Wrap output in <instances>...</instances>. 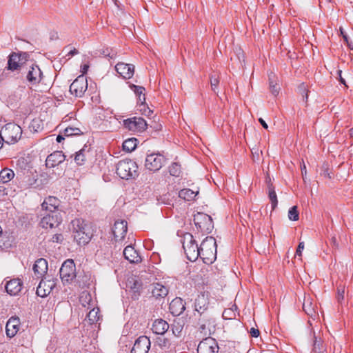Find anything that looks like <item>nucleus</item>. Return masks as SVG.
I'll list each match as a JSON object with an SVG mask.
<instances>
[{"label":"nucleus","instance_id":"nucleus-10","mask_svg":"<svg viewBox=\"0 0 353 353\" xmlns=\"http://www.w3.org/2000/svg\"><path fill=\"white\" fill-rule=\"evenodd\" d=\"M165 161V158L160 153L148 154L145 161V168L153 172L159 170Z\"/></svg>","mask_w":353,"mask_h":353},{"label":"nucleus","instance_id":"nucleus-2","mask_svg":"<svg viewBox=\"0 0 353 353\" xmlns=\"http://www.w3.org/2000/svg\"><path fill=\"white\" fill-rule=\"evenodd\" d=\"M72 225L74 239L78 244L85 245L88 243L91 239L92 233L84 221L76 219L72 221Z\"/></svg>","mask_w":353,"mask_h":353},{"label":"nucleus","instance_id":"nucleus-18","mask_svg":"<svg viewBox=\"0 0 353 353\" xmlns=\"http://www.w3.org/2000/svg\"><path fill=\"white\" fill-rule=\"evenodd\" d=\"M6 281L5 288L8 294L11 296L17 295L21 290L23 283L19 279H12Z\"/></svg>","mask_w":353,"mask_h":353},{"label":"nucleus","instance_id":"nucleus-38","mask_svg":"<svg viewBox=\"0 0 353 353\" xmlns=\"http://www.w3.org/2000/svg\"><path fill=\"white\" fill-rule=\"evenodd\" d=\"M63 133L64 136L67 137L83 134V132L81 130V129L71 126L65 128L63 131Z\"/></svg>","mask_w":353,"mask_h":353},{"label":"nucleus","instance_id":"nucleus-17","mask_svg":"<svg viewBox=\"0 0 353 353\" xmlns=\"http://www.w3.org/2000/svg\"><path fill=\"white\" fill-rule=\"evenodd\" d=\"M130 241V244L126 245L123 250V254L126 260L131 263H138L141 261V257L139 252L132 246V242L134 239H132Z\"/></svg>","mask_w":353,"mask_h":353},{"label":"nucleus","instance_id":"nucleus-35","mask_svg":"<svg viewBox=\"0 0 353 353\" xmlns=\"http://www.w3.org/2000/svg\"><path fill=\"white\" fill-rule=\"evenodd\" d=\"M12 243V238L7 234H0V248L1 250H6L11 247Z\"/></svg>","mask_w":353,"mask_h":353},{"label":"nucleus","instance_id":"nucleus-34","mask_svg":"<svg viewBox=\"0 0 353 353\" xmlns=\"http://www.w3.org/2000/svg\"><path fill=\"white\" fill-rule=\"evenodd\" d=\"M137 142L138 140L136 138H130L126 139L123 143V150L128 152H132L137 148Z\"/></svg>","mask_w":353,"mask_h":353},{"label":"nucleus","instance_id":"nucleus-6","mask_svg":"<svg viewBox=\"0 0 353 353\" xmlns=\"http://www.w3.org/2000/svg\"><path fill=\"white\" fill-rule=\"evenodd\" d=\"M194 223L201 232L210 233L214 228L212 217L203 212H198L194 216Z\"/></svg>","mask_w":353,"mask_h":353},{"label":"nucleus","instance_id":"nucleus-36","mask_svg":"<svg viewBox=\"0 0 353 353\" xmlns=\"http://www.w3.org/2000/svg\"><path fill=\"white\" fill-rule=\"evenodd\" d=\"M268 197L270 201L272 210L275 209L278 204V200L274 188L272 184L268 185Z\"/></svg>","mask_w":353,"mask_h":353},{"label":"nucleus","instance_id":"nucleus-29","mask_svg":"<svg viewBox=\"0 0 353 353\" xmlns=\"http://www.w3.org/2000/svg\"><path fill=\"white\" fill-rule=\"evenodd\" d=\"M170 310L175 316L181 314L185 310L182 299L178 298L173 299L170 304Z\"/></svg>","mask_w":353,"mask_h":353},{"label":"nucleus","instance_id":"nucleus-64","mask_svg":"<svg viewBox=\"0 0 353 353\" xmlns=\"http://www.w3.org/2000/svg\"><path fill=\"white\" fill-rule=\"evenodd\" d=\"M301 170H302V173H303V172H304L305 173H306V167H305V165H303V168H301Z\"/></svg>","mask_w":353,"mask_h":353},{"label":"nucleus","instance_id":"nucleus-12","mask_svg":"<svg viewBox=\"0 0 353 353\" xmlns=\"http://www.w3.org/2000/svg\"><path fill=\"white\" fill-rule=\"evenodd\" d=\"M88 89L87 79L84 75L79 76L70 85V92L76 97H81Z\"/></svg>","mask_w":353,"mask_h":353},{"label":"nucleus","instance_id":"nucleus-62","mask_svg":"<svg viewBox=\"0 0 353 353\" xmlns=\"http://www.w3.org/2000/svg\"><path fill=\"white\" fill-rule=\"evenodd\" d=\"M343 39L346 41V43L349 42L347 35H343Z\"/></svg>","mask_w":353,"mask_h":353},{"label":"nucleus","instance_id":"nucleus-42","mask_svg":"<svg viewBox=\"0 0 353 353\" xmlns=\"http://www.w3.org/2000/svg\"><path fill=\"white\" fill-rule=\"evenodd\" d=\"M299 217V213L297 210V206L294 205L290 208L288 211V218L292 221H297Z\"/></svg>","mask_w":353,"mask_h":353},{"label":"nucleus","instance_id":"nucleus-59","mask_svg":"<svg viewBox=\"0 0 353 353\" xmlns=\"http://www.w3.org/2000/svg\"><path fill=\"white\" fill-rule=\"evenodd\" d=\"M332 244L334 245V246H337V242H336V237L333 236L332 238Z\"/></svg>","mask_w":353,"mask_h":353},{"label":"nucleus","instance_id":"nucleus-39","mask_svg":"<svg viewBox=\"0 0 353 353\" xmlns=\"http://www.w3.org/2000/svg\"><path fill=\"white\" fill-rule=\"evenodd\" d=\"M99 309L98 307L92 309L88 314L87 318L90 323L92 324L99 320Z\"/></svg>","mask_w":353,"mask_h":353},{"label":"nucleus","instance_id":"nucleus-63","mask_svg":"<svg viewBox=\"0 0 353 353\" xmlns=\"http://www.w3.org/2000/svg\"><path fill=\"white\" fill-rule=\"evenodd\" d=\"M350 136L353 137V128L350 130Z\"/></svg>","mask_w":353,"mask_h":353},{"label":"nucleus","instance_id":"nucleus-32","mask_svg":"<svg viewBox=\"0 0 353 353\" xmlns=\"http://www.w3.org/2000/svg\"><path fill=\"white\" fill-rule=\"evenodd\" d=\"M128 286L133 291L135 296H139L140 294L141 289V283L140 281L135 278H131L130 279H128Z\"/></svg>","mask_w":353,"mask_h":353},{"label":"nucleus","instance_id":"nucleus-58","mask_svg":"<svg viewBox=\"0 0 353 353\" xmlns=\"http://www.w3.org/2000/svg\"><path fill=\"white\" fill-rule=\"evenodd\" d=\"M338 73L339 74V76H340V81H341L342 83L345 84V80H344V79H343V78L341 77V70H339V71H338Z\"/></svg>","mask_w":353,"mask_h":353},{"label":"nucleus","instance_id":"nucleus-40","mask_svg":"<svg viewBox=\"0 0 353 353\" xmlns=\"http://www.w3.org/2000/svg\"><path fill=\"white\" fill-rule=\"evenodd\" d=\"M170 174L179 177L181 175V165L178 163H172L168 168Z\"/></svg>","mask_w":353,"mask_h":353},{"label":"nucleus","instance_id":"nucleus-30","mask_svg":"<svg viewBox=\"0 0 353 353\" xmlns=\"http://www.w3.org/2000/svg\"><path fill=\"white\" fill-rule=\"evenodd\" d=\"M316 305L312 303V299L310 296L305 297L303 303V310L304 312L310 316L315 315Z\"/></svg>","mask_w":353,"mask_h":353},{"label":"nucleus","instance_id":"nucleus-9","mask_svg":"<svg viewBox=\"0 0 353 353\" xmlns=\"http://www.w3.org/2000/svg\"><path fill=\"white\" fill-rule=\"evenodd\" d=\"M60 277L63 283H70L76 277L75 264L72 260L65 261L60 268Z\"/></svg>","mask_w":353,"mask_h":353},{"label":"nucleus","instance_id":"nucleus-21","mask_svg":"<svg viewBox=\"0 0 353 353\" xmlns=\"http://www.w3.org/2000/svg\"><path fill=\"white\" fill-rule=\"evenodd\" d=\"M92 156L91 147L85 145L80 150L76 152L74 161L79 165H84L85 161Z\"/></svg>","mask_w":353,"mask_h":353},{"label":"nucleus","instance_id":"nucleus-28","mask_svg":"<svg viewBox=\"0 0 353 353\" xmlns=\"http://www.w3.org/2000/svg\"><path fill=\"white\" fill-rule=\"evenodd\" d=\"M152 294L156 299L163 298L168 293V289L167 286L163 285L161 283H156L152 285Z\"/></svg>","mask_w":353,"mask_h":353},{"label":"nucleus","instance_id":"nucleus-31","mask_svg":"<svg viewBox=\"0 0 353 353\" xmlns=\"http://www.w3.org/2000/svg\"><path fill=\"white\" fill-rule=\"evenodd\" d=\"M14 176V172L9 168H3L0 172V183H6L10 181Z\"/></svg>","mask_w":353,"mask_h":353},{"label":"nucleus","instance_id":"nucleus-50","mask_svg":"<svg viewBox=\"0 0 353 353\" xmlns=\"http://www.w3.org/2000/svg\"><path fill=\"white\" fill-rule=\"evenodd\" d=\"M250 334L252 337H258L259 336V330L254 327H252L250 331Z\"/></svg>","mask_w":353,"mask_h":353},{"label":"nucleus","instance_id":"nucleus-15","mask_svg":"<svg viewBox=\"0 0 353 353\" xmlns=\"http://www.w3.org/2000/svg\"><path fill=\"white\" fill-rule=\"evenodd\" d=\"M219 346L216 340L212 337H207L198 345V353H218Z\"/></svg>","mask_w":353,"mask_h":353},{"label":"nucleus","instance_id":"nucleus-8","mask_svg":"<svg viewBox=\"0 0 353 353\" xmlns=\"http://www.w3.org/2000/svg\"><path fill=\"white\" fill-rule=\"evenodd\" d=\"M183 248L188 260L194 261L199 256V247L193 239L192 235L188 234L185 237Z\"/></svg>","mask_w":353,"mask_h":353},{"label":"nucleus","instance_id":"nucleus-41","mask_svg":"<svg viewBox=\"0 0 353 353\" xmlns=\"http://www.w3.org/2000/svg\"><path fill=\"white\" fill-rule=\"evenodd\" d=\"M156 343L163 350H168L170 347L169 340L162 336L157 338Z\"/></svg>","mask_w":353,"mask_h":353},{"label":"nucleus","instance_id":"nucleus-61","mask_svg":"<svg viewBox=\"0 0 353 353\" xmlns=\"http://www.w3.org/2000/svg\"><path fill=\"white\" fill-rule=\"evenodd\" d=\"M5 190H6L5 188H3V187H0V192H3V194H5V193H4Z\"/></svg>","mask_w":353,"mask_h":353},{"label":"nucleus","instance_id":"nucleus-19","mask_svg":"<svg viewBox=\"0 0 353 353\" xmlns=\"http://www.w3.org/2000/svg\"><path fill=\"white\" fill-rule=\"evenodd\" d=\"M20 319L17 316L10 317L6 326V332L7 336L10 338L14 337L19 330L20 328Z\"/></svg>","mask_w":353,"mask_h":353},{"label":"nucleus","instance_id":"nucleus-13","mask_svg":"<svg viewBox=\"0 0 353 353\" xmlns=\"http://www.w3.org/2000/svg\"><path fill=\"white\" fill-rule=\"evenodd\" d=\"M41 219L40 225L46 229H51L58 227L62 222V216L61 212H50Z\"/></svg>","mask_w":353,"mask_h":353},{"label":"nucleus","instance_id":"nucleus-1","mask_svg":"<svg viewBox=\"0 0 353 353\" xmlns=\"http://www.w3.org/2000/svg\"><path fill=\"white\" fill-rule=\"evenodd\" d=\"M29 55L24 52H12L8 57L7 65L3 72L8 71L13 74H23L28 64Z\"/></svg>","mask_w":353,"mask_h":353},{"label":"nucleus","instance_id":"nucleus-22","mask_svg":"<svg viewBox=\"0 0 353 353\" xmlns=\"http://www.w3.org/2000/svg\"><path fill=\"white\" fill-rule=\"evenodd\" d=\"M65 157L61 151H55L48 155L46 160V165L48 168H54L65 161Z\"/></svg>","mask_w":353,"mask_h":353},{"label":"nucleus","instance_id":"nucleus-3","mask_svg":"<svg viewBox=\"0 0 353 353\" xmlns=\"http://www.w3.org/2000/svg\"><path fill=\"white\" fill-rule=\"evenodd\" d=\"M199 256L205 263H211L216 259V243L212 236L206 237L199 246Z\"/></svg>","mask_w":353,"mask_h":353},{"label":"nucleus","instance_id":"nucleus-46","mask_svg":"<svg viewBox=\"0 0 353 353\" xmlns=\"http://www.w3.org/2000/svg\"><path fill=\"white\" fill-rule=\"evenodd\" d=\"M270 89L273 95L276 96L279 92V88L277 83L270 77Z\"/></svg>","mask_w":353,"mask_h":353},{"label":"nucleus","instance_id":"nucleus-23","mask_svg":"<svg viewBox=\"0 0 353 353\" xmlns=\"http://www.w3.org/2000/svg\"><path fill=\"white\" fill-rule=\"evenodd\" d=\"M116 71L125 79H130L134 72V65L124 63H118L115 66Z\"/></svg>","mask_w":353,"mask_h":353},{"label":"nucleus","instance_id":"nucleus-7","mask_svg":"<svg viewBox=\"0 0 353 353\" xmlns=\"http://www.w3.org/2000/svg\"><path fill=\"white\" fill-rule=\"evenodd\" d=\"M23 74H26V79L32 85L39 84L43 79L40 68L34 63H28Z\"/></svg>","mask_w":353,"mask_h":353},{"label":"nucleus","instance_id":"nucleus-55","mask_svg":"<svg viewBox=\"0 0 353 353\" xmlns=\"http://www.w3.org/2000/svg\"><path fill=\"white\" fill-rule=\"evenodd\" d=\"M64 134L62 132L61 134H59L57 137V141L58 143H61L63 140H64L65 137H64Z\"/></svg>","mask_w":353,"mask_h":353},{"label":"nucleus","instance_id":"nucleus-27","mask_svg":"<svg viewBox=\"0 0 353 353\" xmlns=\"http://www.w3.org/2000/svg\"><path fill=\"white\" fill-rule=\"evenodd\" d=\"M169 329V324L161 319H156L152 325V332L159 335H163Z\"/></svg>","mask_w":353,"mask_h":353},{"label":"nucleus","instance_id":"nucleus-25","mask_svg":"<svg viewBox=\"0 0 353 353\" xmlns=\"http://www.w3.org/2000/svg\"><path fill=\"white\" fill-rule=\"evenodd\" d=\"M48 270V262L46 259L41 258L37 259L34 265L33 271L37 278L42 277Z\"/></svg>","mask_w":353,"mask_h":353},{"label":"nucleus","instance_id":"nucleus-47","mask_svg":"<svg viewBox=\"0 0 353 353\" xmlns=\"http://www.w3.org/2000/svg\"><path fill=\"white\" fill-rule=\"evenodd\" d=\"M140 112H142L143 114L145 116H150L152 113V111L146 105V104H139V109Z\"/></svg>","mask_w":353,"mask_h":353},{"label":"nucleus","instance_id":"nucleus-20","mask_svg":"<svg viewBox=\"0 0 353 353\" xmlns=\"http://www.w3.org/2000/svg\"><path fill=\"white\" fill-rule=\"evenodd\" d=\"M54 280H41L37 288V294L41 297L48 296L55 287Z\"/></svg>","mask_w":353,"mask_h":353},{"label":"nucleus","instance_id":"nucleus-49","mask_svg":"<svg viewBox=\"0 0 353 353\" xmlns=\"http://www.w3.org/2000/svg\"><path fill=\"white\" fill-rule=\"evenodd\" d=\"M64 240L63 235L62 234H54L50 241L53 243H61Z\"/></svg>","mask_w":353,"mask_h":353},{"label":"nucleus","instance_id":"nucleus-56","mask_svg":"<svg viewBox=\"0 0 353 353\" xmlns=\"http://www.w3.org/2000/svg\"><path fill=\"white\" fill-rule=\"evenodd\" d=\"M259 121L265 129H268V124L265 123V121L262 118H259Z\"/></svg>","mask_w":353,"mask_h":353},{"label":"nucleus","instance_id":"nucleus-60","mask_svg":"<svg viewBox=\"0 0 353 353\" xmlns=\"http://www.w3.org/2000/svg\"><path fill=\"white\" fill-rule=\"evenodd\" d=\"M347 44L351 50H353V44L352 43L347 42Z\"/></svg>","mask_w":353,"mask_h":353},{"label":"nucleus","instance_id":"nucleus-16","mask_svg":"<svg viewBox=\"0 0 353 353\" xmlns=\"http://www.w3.org/2000/svg\"><path fill=\"white\" fill-rule=\"evenodd\" d=\"M150 344L149 337L141 336L135 341L131 353H148Z\"/></svg>","mask_w":353,"mask_h":353},{"label":"nucleus","instance_id":"nucleus-33","mask_svg":"<svg viewBox=\"0 0 353 353\" xmlns=\"http://www.w3.org/2000/svg\"><path fill=\"white\" fill-rule=\"evenodd\" d=\"M197 194L198 192H194L190 189H183L179 191V196L185 201H192Z\"/></svg>","mask_w":353,"mask_h":353},{"label":"nucleus","instance_id":"nucleus-43","mask_svg":"<svg viewBox=\"0 0 353 353\" xmlns=\"http://www.w3.org/2000/svg\"><path fill=\"white\" fill-rule=\"evenodd\" d=\"M219 83V76L216 74H212L210 77V85L212 90L215 92Z\"/></svg>","mask_w":353,"mask_h":353},{"label":"nucleus","instance_id":"nucleus-24","mask_svg":"<svg viewBox=\"0 0 353 353\" xmlns=\"http://www.w3.org/2000/svg\"><path fill=\"white\" fill-rule=\"evenodd\" d=\"M209 305V299L208 294L203 293H201L199 294L195 299L194 302V307L195 310L200 314L204 313L205 310L208 308Z\"/></svg>","mask_w":353,"mask_h":353},{"label":"nucleus","instance_id":"nucleus-44","mask_svg":"<svg viewBox=\"0 0 353 353\" xmlns=\"http://www.w3.org/2000/svg\"><path fill=\"white\" fill-rule=\"evenodd\" d=\"M345 285H339L337 288L336 299L339 303H341L344 299Z\"/></svg>","mask_w":353,"mask_h":353},{"label":"nucleus","instance_id":"nucleus-26","mask_svg":"<svg viewBox=\"0 0 353 353\" xmlns=\"http://www.w3.org/2000/svg\"><path fill=\"white\" fill-rule=\"evenodd\" d=\"M59 205V201L54 196H48L41 204L42 209L50 212H59L57 210Z\"/></svg>","mask_w":353,"mask_h":353},{"label":"nucleus","instance_id":"nucleus-54","mask_svg":"<svg viewBox=\"0 0 353 353\" xmlns=\"http://www.w3.org/2000/svg\"><path fill=\"white\" fill-rule=\"evenodd\" d=\"M88 68H89V65L87 64H84V65H81V70L82 73L83 74L86 73L88 70Z\"/></svg>","mask_w":353,"mask_h":353},{"label":"nucleus","instance_id":"nucleus-52","mask_svg":"<svg viewBox=\"0 0 353 353\" xmlns=\"http://www.w3.org/2000/svg\"><path fill=\"white\" fill-rule=\"evenodd\" d=\"M138 105L139 104H145V95H138Z\"/></svg>","mask_w":353,"mask_h":353},{"label":"nucleus","instance_id":"nucleus-37","mask_svg":"<svg viewBox=\"0 0 353 353\" xmlns=\"http://www.w3.org/2000/svg\"><path fill=\"white\" fill-rule=\"evenodd\" d=\"M313 350L316 353H324L325 349L321 339L318 338L315 334L313 341Z\"/></svg>","mask_w":353,"mask_h":353},{"label":"nucleus","instance_id":"nucleus-4","mask_svg":"<svg viewBox=\"0 0 353 353\" xmlns=\"http://www.w3.org/2000/svg\"><path fill=\"white\" fill-rule=\"evenodd\" d=\"M138 165L135 161L130 159L119 161L116 166L117 175L123 179L135 178L138 176Z\"/></svg>","mask_w":353,"mask_h":353},{"label":"nucleus","instance_id":"nucleus-5","mask_svg":"<svg viewBox=\"0 0 353 353\" xmlns=\"http://www.w3.org/2000/svg\"><path fill=\"white\" fill-rule=\"evenodd\" d=\"M21 134L22 130L19 125L8 123L1 129L0 136L5 142L14 143L20 139Z\"/></svg>","mask_w":353,"mask_h":353},{"label":"nucleus","instance_id":"nucleus-53","mask_svg":"<svg viewBox=\"0 0 353 353\" xmlns=\"http://www.w3.org/2000/svg\"><path fill=\"white\" fill-rule=\"evenodd\" d=\"M78 53V50L74 48L73 50H71L70 52H68L66 56L68 57V59H70L71 57L77 54Z\"/></svg>","mask_w":353,"mask_h":353},{"label":"nucleus","instance_id":"nucleus-51","mask_svg":"<svg viewBox=\"0 0 353 353\" xmlns=\"http://www.w3.org/2000/svg\"><path fill=\"white\" fill-rule=\"evenodd\" d=\"M304 249V242H300L296 249V254L299 256L301 255L302 250Z\"/></svg>","mask_w":353,"mask_h":353},{"label":"nucleus","instance_id":"nucleus-57","mask_svg":"<svg viewBox=\"0 0 353 353\" xmlns=\"http://www.w3.org/2000/svg\"><path fill=\"white\" fill-rule=\"evenodd\" d=\"M205 328H206V325L205 324H201L200 325V330L201 332H204L205 334H207V332L205 331Z\"/></svg>","mask_w":353,"mask_h":353},{"label":"nucleus","instance_id":"nucleus-11","mask_svg":"<svg viewBox=\"0 0 353 353\" xmlns=\"http://www.w3.org/2000/svg\"><path fill=\"white\" fill-rule=\"evenodd\" d=\"M128 231V223L124 220H117L114 222L112 233L117 243H121L125 245L128 241H125Z\"/></svg>","mask_w":353,"mask_h":353},{"label":"nucleus","instance_id":"nucleus-45","mask_svg":"<svg viewBox=\"0 0 353 353\" xmlns=\"http://www.w3.org/2000/svg\"><path fill=\"white\" fill-rule=\"evenodd\" d=\"M129 87L130 88V89L132 90H133L134 92V93L136 94L137 96L138 95H145L144 94V91H145V88L143 87V86H139V85H135L134 84H132L130 83L129 85Z\"/></svg>","mask_w":353,"mask_h":353},{"label":"nucleus","instance_id":"nucleus-48","mask_svg":"<svg viewBox=\"0 0 353 353\" xmlns=\"http://www.w3.org/2000/svg\"><path fill=\"white\" fill-rule=\"evenodd\" d=\"M234 316L235 313L232 309H226L223 312V317L225 319H232Z\"/></svg>","mask_w":353,"mask_h":353},{"label":"nucleus","instance_id":"nucleus-14","mask_svg":"<svg viewBox=\"0 0 353 353\" xmlns=\"http://www.w3.org/2000/svg\"><path fill=\"white\" fill-rule=\"evenodd\" d=\"M123 123L125 128L133 132H143L148 126L143 118L136 117L124 120Z\"/></svg>","mask_w":353,"mask_h":353}]
</instances>
